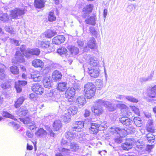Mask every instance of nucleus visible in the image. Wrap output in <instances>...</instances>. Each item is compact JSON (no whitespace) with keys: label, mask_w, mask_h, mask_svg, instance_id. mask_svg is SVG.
Wrapping results in <instances>:
<instances>
[{"label":"nucleus","mask_w":156,"mask_h":156,"mask_svg":"<svg viewBox=\"0 0 156 156\" xmlns=\"http://www.w3.org/2000/svg\"><path fill=\"white\" fill-rule=\"evenodd\" d=\"M95 102L97 105L99 106H103L105 107L108 106L109 104V101H106L105 99H102L97 100Z\"/></svg>","instance_id":"25"},{"label":"nucleus","mask_w":156,"mask_h":156,"mask_svg":"<svg viewBox=\"0 0 156 156\" xmlns=\"http://www.w3.org/2000/svg\"><path fill=\"white\" fill-rule=\"evenodd\" d=\"M154 75V71H152L150 74V75L148 76L147 77L148 81H150L152 80V78L153 77Z\"/></svg>","instance_id":"62"},{"label":"nucleus","mask_w":156,"mask_h":156,"mask_svg":"<svg viewBox=\"0 0 156 156\" xmlns=\"http://www.w3.org/2000/svg\"><path fill=\"white\" fill-rule=\"evenodd\" d=\"M78 110V108L75 106H70L67 109V111L69 112L72 115H74L76 114Z\"/></svg>","instance_id":"29"},{"label":"nucleus","mask_w":156,"mask_h":156,"mask_svg":"<svg viewBox=\"0 0 156 156\" xmlns=\"http://www.w3.org/2000/svg\"><path fill=\"white\" fill-rule=\"evenodd\" d=\"M55 93L53 91H50L48 93L46 94V96L48 97V98L51 99V98L53 100H55L54 98L55 97Z\"/></svg>","instance_id":"51"},{"label":"nucleus","mask_w":156,"mask_h":156,"mask_svg":"<svg viewBox=\"0 0 156 156\" xmlns=\"http://www.w3.org/2000/svg\"><path fill=\"white\" fill-rule=\"evenodd\" d=\"M44 0H35L34 2L35 6L38 8H41L44 6Z\"/></svg>","instance_id":"32"},{"label":"nucleus","mask_w":156,"mask_h":156,"mask_svg":"<svg viewBox=\"0 0 156 156\" xmlns=\"http://www.w3.org/2000/svg\"><path fill=\"white\" fill-rule=\"evenodd\" d=\"M35 135L39 137H44L47 135V132L43 128H40L35 133Z\"/></svg>","instance_id":"21"},{"label":"nucleus","mask_w":156,"mask_h":156,"mask_svg":"<svg viewBox=\"0 0 156 156\" xmlns=\"http://www.w3.org/2000/svg\"><path fill=\"white\" fill-rule=\"evenodd\" d=\"M66 83L65 82L59 83L58 84L57 90L60 91H65L66 88Z\"/></svg>","instance_id":"40"},{"label":"nucleus","mask_w":156,"mask_h":156,"mask_svg":"<svg viewBox=\"0 0 156 156\" xmlns=\"http://www.w3.org/2000/svg\"><path fill=\"white\" fill-rule=\"evenodd\" d=\"M95 90V85L91 83H87L84 86V92L88 99L91 98L94 95Z\"/></svg>","instance_id":"3"},{"label":"nucleus","mask_w":156,"mask_h":156,"mask_svg":"<svg viewBox=\"0 0 156 156\" xmlns=\"http://www.w3.org/2000/svg\"><path fill=\"white\" fill-rule=\"evenodd\" d=\"M84 126L83 121H76L73 124L72 130H69L66 133V140L63 139L62 141V144H69L72 140H76L82 137L84 134L81 132L82 128Z\"/></svg>","instance_id":"1"},{"label":"nucleus","mask_w":156,"mask_h":156,"mask_svg":"<svg viewBox=\"0 0 156 156\" xmlns=\"http://www.w3.org/2000/svg\"><path fill=\"white\" fill-rule=\"evenodd\" d=\"M15 58L16 61L12 60V62L14 64L17 63H23L25 62V59L21 53L19 51H16L15 55Z\"/></svg>","instance_id":"10"},{"label":"nucleus","mask_w":156,"mask_h":156,"mask_svg":"<svg viewBox=\"0 0 156 156\" xmlns=\"http://www.w3.org/2000/svg\"><path fill=\"white\" fill-rule=\"evenodd\" d=\"M37 46L41 47L43 49H46L47 52L50 53L54 50V49L50 46V43L48 41H38L36 43Z\"/></svg>","instance_id":"4"},{"label":"nucleus","mask_w":156,"mask_h":156,"mask_svg":"<svg viewBox=\"0 0 156 156\" xmlns=\"http://www.w3.org/2000/svg\"><path fill=\"white\" fill-rule=\"evenodd\" d=\"M5 66L2 64H0V79L3 80L5 77L4 73Z\"/></svg>","instance_id":"42"},{"label":"nucleus","mask_w":156,"mask_h":156,"mask_svg":"<svg viewBox=\"0 0 156 156\" xmlns=\"http://www.w3.org/2000/svg\"><path fill=\"white\" fill-rule=\"evenodd\" d=\"M1 87L4 89H6L8 88L10 86L6 83H4L1 84Z\"/></svg>","instance_id":"61"},{"label":"nucleus","mask_w":156,"mask_h":156,"mask_svg":"<svg viewBox=\"0 0 156 156\" xmlns=\"http://www.w3.org/2000/svg\"><path fill=\"white\" fill-rule=\"evenodd\" d=\"M17 83L18 85H21V86H24L27 84V82L25 81H19Z\"/></svg>","instance_id":"64"},{"label":"nucleus","mask_w":156,"mask_h":156,"mask_svg":"<svg viewBox=\"0 0 156 156\" xmlns=\"http://www.w3.org/2000/svg\"><path fill=\"white\" fill-rule=\"evenodd\" d=\"M53 126L55 130L58 131L61 128L62 124L59 120H57L54 122Z\"/></svg>","instance_id":"35"},{"label":"nucleus","mask_w":156,"mask_h":156,"mask_svg":"<svg viewBox=\"0 0 156 156\" xmlns=\"http://www.w3.org/2000/svg\"><path fill=\"white\" fill-rule=\"evenodd\" d=\"M29 118H27L26 120L24 119L23 120V122L24 124L27 123L28 124V128L30 130H33L36 127V125L34 123H29Z\"/></svg>","instance_id":"34"},{"label":"nucleus","mask_w":156,"mask_h":156,"mask_svg":"<svg viewBox=\"0 0 156 156\" xmlns=\"http://www.w3.org/2000/svg\"><path fill=\"white\" fill-rule=\"evenodd\" d=\"M131 109L132 110L135 114H138L139 112V109L135 106H130Z\"/></svg>","instance_id":"57"},{"label":"nucleus","mask_w":156,"mask_h":156,"mask_svg":"<svg viewBox=\"0 0 156 156\" xmlns=\"http://www.w3.org/2000/svg\"><path fill=\"white\" fill-rule=\"evenodd\" d=\"M5 30L7 32H8L11 34H15L13 30V28L12 27L6 26L5 27Z\"/></svg>","instance_id":"53"},{"label":"nucleus","mask_w":156,"mask_h":156,"mask_svg":"<svg viewBox=\"0 0 156 156\" xmlns=\"http://www.w3.org/2000/svg\"><path fill=\"white\" fill-rule=\"evenodd\" d=\"M93 6L91 4L86 5L84 7L83 9V12L84 14H86L85 15H83L84 18H85V16L87 14H88L92 12Z\"/></svg>","instance_id":"18"},{"label":"nucleus","mask_w":156,"mask_h":156,"mask_svg":"<svg viewBox=\"0 0 156 156\" xmlns=\"http://www.w3.org/2000/svg\"><path fill=\"white\" fill-rule=\"evenodd\" d=\"M148 96L152 98H156V85L149 88Z\"/></svg>","instance_id":"24"},{"label":"nucleus","mask_w":156,"mask_h":156,"mask_svg":"<svg viewBox=\"0 0 156 156\" xmlns=\"http://www.w3.org/2000/svg\"><path fill=\"white\" fill-rule=\"evenodd\" d=\"M117 107L121 109V111L122 110H125L128 108L124 104H118L117 105Z\"/></svg>","instance_id":"55"},{"label":"nucleus","mask_w":156,"mask_h":156,"mask_svg":"<svg viewBox=\"0 0 156 156\" xmlns=\"http://www.w3.org/2000/svg\"><path fill=\"white\" fill-rule=\"evenodd\" d=\"M107 128V126L100 125V124L91 123L90 129L91 133L96 134L98 131L104 130Z\"/></svg>","instance_id":"6"},{"label":"nucleus","mask_w":156,"mask_h":156,"mask_svg":"<svg viewBox=\"0 0 156 156\" xmlns=\"http://www.w3.org/2000/svg\"><path fill=\"white\" fill-rule=\"evenodd\" d=\"M87 46L91 49L95 48L96 46L95 40L94 37H92L87 43Z\"/></svg>","instance_id":"38"},{"label":"nucleus","mask_w":156,"mask_h":156,"mask_svg":"<svg viewBox=\"0 0 156 156\" xmlns=\"http://www.w3.org/2000/svg\"><path fill=\"white\" fill-rule=\"evenodd\" d=\"M78 106L80 107L83 106L86 103V101L85 98L83 96H81L78 97L76 99Z\"/></svg>","instance_id":"23"},{"label":"nucleus","mask_w":156,"mask_h":156,"mask_svg":"<svg viewBox=\"0 0 156 156\" xmlns=\"http://www.w3.org/2000/svg\"><path fill=\"white\" fill-rule=\"evenodd\" d=\"M116 98L120 100H123L124 98H125V96L117 94L115 96Z\"/></svg>","instance_id":"60"},{"label":"nucleus","mask_w":156,"mask_h":156,"mask_svg":"<svg viewBox=\"0 0 156 156\" xmlns=\"http://www.w3.org/2000/svg\"><path fill=\"white\" fill-rule=\"evenodd\" d=\"M9 19V16L7 14H3L2 16L0 17V20L5 22L8 21Z\"/></svg>","instance_id":"52"},{"label":"nucleus","mask_w":156,"mask_h":156,"mask_svg":"<svg viewBox=\"0 0 156 156\" xmlns=\"http://www.w3.org/2000/svg\"><path fill=\"white\" fill-rule=\"evenodd\" d=\"M96 16H91L85 20L86 23L87 24L94 25L95 24Z\"/></svg>","instance_id":"31"},{"label":"nucleus","mask_w":156,"mask_h":156,"mask_svg":"<svg viewBox=\"0 0 156 156\" xmlns=\"http://www.w3.org/2000/svg\"><path fill=\"white\" fill-rule=\"evenodd\" d=\"M133 141L131 140V141H127L122 145V148L125 150H128L133 147Z\"/></svg>","instance_id":"22"},{"label":"nucleus","mask_w":156,"mask_h":156,"mask_svg":"<svg viewBox=\"0 0 156 156\" xmlns=\"http://www.w3.org/2000/svg\"><path fill=\"white\" fill-rule=\"evenodd\" d=\"M125 98L129 101L133 103H136L138 101L137 99L131 96H125Z\"/></svg>","instance_id":"48"},{"label":"nucleus","mask_w":156,"mask_h":156,"mask_svg":"<svg viewBox=\"0 0 156 156\" xmlns=\"http://www.w3.org/2000/svg\"><path fill=\"white\" fill-rule=\"evenodd\" d=\"M25 100V98L23 96L20 97L15 102L14 107L17 108L19 107L23 103Z\"/></svg>","instance_id":"36"},{"label":"nucleus","mask_w":156,"mask_h":156,"mask_svg":"<svg viewBox=\"0 0 156 156\" xmlns=\"http://www.w3.org/2000/svg\"><path fill=\"white\" fill-rule=\"evenodd\" d=\"M32 90L37 94H41L44 91V89L38 83H35L32 87Z\"/></svg>","instance_id":"11"},{"label":"nucleus","mask_w":156,"mask_h":156,"mask_svg":"<svg viewBox=\"0 0 156 156\" xmlns=\"http://www.w3.org/2000/svg\"><path fill=\"white\" fill-rule=\"evenodd\" d=\"M72 115L67 111H66L65 113L63 116L62 119L65 122H68L71 120Z\"/></svg>","instance_id":"37"},{"label":"nucleus","mask_w":156,"mask_h":156,"mask_svg":"<svg viewBox=\"0 0 156 156\" xmlns=\"http://www.w3.org/2000/svg\"><path fill=\"white\" fill-rule=\"evenodd\" d=\"M31 77L34 81H40L43 79L41 74L38 71H35L31 74Z\"/></svg>","instance_id":"15"},{"label":"nucleus","mask_w":156,"mask_h":156,"mask_svg":"<svg viewBox=\"0 0 156 156\" xmlns=\"http://www.w3.org/2000/svg\"><path fill=\"white\" fill-rule=\"evenodd\" d=\"M121 114L123 117H128L132 115V113L127 108L125 110H122Z\"/></svg>","instance_id":"39"},{"label":"nucleus","mask_w":156,"mask_h":156,"mask_svg":"<svg viewBox=\"0 0 156 156\" xmlns=\"http://www.w3.org/2000/svg\"><path fill=\"white\" fill-rule=\"evenodd\" d=\"M52 80L50 76L45 77L43 80V83L45 87L50 88L51 86Z\"/></svg>","instance_id":"16"},{"label":"nucleus","mask_w":156,"mask_h":156,"mask_svg":"<svg viewBox=\"0 0 156 156\" xmlns=\"http://www.w3.org/2000/svg\"><path fill=\"white\" fill-rule=\"evenodd\" d=\"M75 94V90L73 87H69L66 90L65 95L66 98L68 99L69 102H72L73 100V98L74 97Z\"/></svg>","instance_id":"8"},{"label":"nucleus","mask_w":156,"mask_h":156,"mask_svg":"<svg viewBox=\"0 0 156 156\" xmlns=\"http://www.w3.org/2000/svg\"><path fill=\"white\" fill-rule=\"evenodd\" d=\"M119 121L123 125L129 126L133 122L132 120L128 117H122L119 118Z\"/></svg>","instance_id":"14"},{"label":"nucleus","mask_w":156,"mask_h":156,"mask_svg":"<svg viewBox=\"0 0 156 156\" xmlns=\"http://www.w3.org/2000/svg\"><path fill=\"white\" fill-rule=\"evenodd\" d=\"M44 64L43 62L39 59H36L32 62V65L35 67H41Z\"/></svg>","instance_id":"27"},{"label":"nucleus","mask_w":156,"mask_h":156,"mask_svg":"<svg viewBox=\"0 0 156 156\" xmlns=\"http://www.w3.org/2000/svg\"><path fill=\"white\" fill-rule=\"evenodd\" d=\"M91 109L92 112L94 111L95 114L97 115L102 114L103 112V109L102 106H99L97 105L92 107Z\"/></svg>","instance_id":"17"},{"label":"nucleus","mask_w":156,"mask_h":156,"mask_svg":"<svg viewBox=\"0 0 156 156\" xmlns=\"http://www.w3.org/2000/svg\"><path fill=\"white\" fill-rule=\"evenodd\" d=\"M111 131L113 133H116L119 135V136L121 137H125L127 134L126 130L120 127L112 128H111Z\"/></svg>","instance_id":"9"},{"label":"nucleus","mask_w":156,"mask_h":156,"mask_svg":"<svg viewBox=\"0 0 156 156\" xmlns=\"http://www.w3.org/2000/svg\"><path fill=\"white\" fill-rule=\"evenodd\" d=\"M65 39V38L64 36L59 35L55 37L52 40V42L55 44H60L63 43Z\"/></svg>","instance_id":"13"},{"label":"nucleus","mask_w":156,"mask_h":156,"mask_svg":"<svg viewBox=\"0 0 156 156\" xmlns=\"http://www.w3.org/2000/svg\"><path fill=\"white\" fill-rule=\"evenodd\" d=\"M62 76V75L59 71L56 70L52 73V78L55 80H58L60 79Z\"/></svg>","instance_id":"26"},{"label":"nucleus","mask_w":156,"mask_h":156,"mask_svg":"<svg viewBox=\"0 0 156 156\" xmlns=\"http://www.w3.org/2000/svg\"><path fill=\"white\" fill-rule=\"evenodd\" d=\"M56 19V17L54 15V12L52 11L50 12L48 16L49 21L51 22L54 21Z\"/></svg>","instance_id":"49"},{"label":"nucleus","mask_w":156,"mask_h":156,"mask_svg":"<svg viewBox=\"0 0 156 156\" xmlns=\"http://www.w3.org/2000/svg\"><path fill=\"white\" fill-rule=\"evenodd\" d=\"M67 48L71 54L72 55H77L79 52V49L74 46L69 45L68 46Z\"/></svg>","instance_id":"20"},{"label":"nucleus","mask_w":156,"mask_h":156,"mask_svg":"<svg viewBox=\"0 0 156 156\" xmlns=\"http://www.w3.org/2000/svg\"><path fill=\"white\" fill-rule=\"evenodd\" d=\"M87 59L88 61L87 64L91 66H96L99 63L97 58L93 56H87Z\"/></svg>","instance_id":"12"},{"label":"nucleus","mask_w":156,"mask_h":156,"mask_svg":"<svg viewBox=\"0 0 156 156\" xmlns=\"http://www.w3.org/2000/svg\"><path fill=\"white\" fill-rule=\"evenodd\" d=\"M135 6L133 4H130L127 7V11L129 13L132 12L133 10L135 9Z\"/></svg>","instance_id":"50"},{"label":"nucleus","mask_w":156,"mask_h":156,"mask_svg":"<svg viewBox=\"0 0 156 156\" xmlns=\"http://www.w3.org/2000/svg\"><path fill=\"white\" fill-rule=\"evenodd\" d=\"M87 66V67L83 66L84 71L87 72L90 76L93 78H96L98 77L100 74L99 69L98 68L92 69L88 67Z\"/></svg>","instance_id":"5"},{"label":"nucleus","mask_w":156,"mask_h":156,"mask_svg":"<svg viewBox=\"0 0 156 156\" xmlns=\"http://www.w3.org/2000/svg\"><path fill=\"white\" fill-rule=\"evenodd\" d=\"M28 112L27 109L25 107H21L17 111V115L20 116H24Z\"/></svg>","instance_id":"19"},{"label":"nucleus","mask_w":156,"mask_h":156,"mask_svg":"<svg viewBox=\"0 0 156 156\" xmlns=\"http://www.w3.org/2000/svg\"><path fill=\"white\" fill-rule=\"evenodd\" d=\"M67 52V50L64 47H61L57 50V52L62 57L67 56L68 55Z\"/></svg>","instance_id":"30"},{"label":"nucleus","mask_w":156,"mask_h":156,"mask_svg":"<svg viewBox=\"0 0 156 156\" xmlns=\"http://www.w3.org/2000/svg\"><path fill=\"white\" fill-rule=\"evenodd\" d=\"M127 129L130 131V132L131 133H134L136 130V127L133 126L129 127Z\"/></svg>","instance_id":"58"},{"label":"nucleus","mask_w":156,"mask_h":156,"mask_svg":"<svg viewBox=\"0 0 156 156\" xmlns=\"http://www.w3.org/2000/svg\"><path fill=\"white\" fill-rule=\"evenodd\" d=\"M24 14V10L16 8L11 11L10 16L12 19H16L20 18Z\"/></svg>","instance_id":"7"},{"label":"nucleus","mask_w":156,"mask_h":156,"mask_svg":"<svg viewBox=\"0 0 156 156\" xmlns=\"http://www.w3.org/2000/svg\"><path fill=\"white\" fill-rule=\"evenodd\" d=\"M11 72L13 74L16 75L19 73L18 68L15 66H12L10 68Z\"/></svg>","instance_id":"47"},{"label":"nucleus","mask_w":156,"mask_h":156,"mask_svg":"<svg viewBox=\"0 0 156 156\" xmlns=\"http://www.w3.org/2000/svg\"><path fill=\"white\" fill-rule=\"evenodd\" d=\"M62 145H64L66 148L65 147H60L58 148V150L59 151L62 152L64 154H67L69 153L70 150L68 148V146L66 144H62Z\"/></svg>","instance_id":"41"},{"label":"nucleus","mask_w":156,"mask_h":156,"mask_svg":"<svg viewBox=\"0 0 156 156\" xmlns=\"http://www.w3.org/2000/svg\"><path fill=\"white\" fill-rule=\"evenodd\" d=\"M96 88L100 89L102 88L103 87V81L100 79H97L95 82Z\"/></svg>","instance_id":"43"},{"label":"nucleus","mask_w":156,"mask_h":156,"mask_svg":"<svg viewBox=\"0 0 156 156\" xmlns=\"http://www.w3.org/2000/svg\"><path fill=\"white\" fill-rule=\"evenodd\" d=\"M146 128L147 131L151 133H154V129L153 126L147 125Z\"/></svg>","instance_id":"54"},{"label":"nucleus","mask_w":156,"mask_h":156,"mask_svg":"<svg viewBox=\"0 0 156 156\" xmlns=\"http://www.w3.org/2000/svg\"><path fill=\"white\" fill-rule=\"evenodd\" d=\"M146 137L148 142L150 143H153L155 139L154 136L152 133H149L147 134Z\"/></svg>","instance_id":"46"},{"label":"nucleus","mask_w":156,"mask_h":156,"mask_svg":"<svg viewBox=\"0 0 156 156\" xmlns=\"http://www.w3.org/2000/svg\"><path fill=\"white\" fill-rule=\"evenodd\" d=\"M106 107L110 111H113L115 109V108L112 106V104L110 103L109 102L108 106Z\"/></svg>","instance_id":"56"},{"label":"nucleus","mask_w":156,"mask_h":156,"mask_svg":"<svg viewBox=\"0 0 156 156\" xmlns=\"http://www.w3.org/2000/svg\"><path fill=\"white\" fill-rule=\"evenodd\" d=\"M154 147V146L153 145H147V146L146 147V151H151V150Z\"/></svg>","instance_id":"63"},{"label":"nucleus","mask_w":156,"mask_h":156,"mask_svg":"<svg viewBox=\"0 0 156 156\" xmlns=\"http://www.w3.org/2000/svg\"><path fill=\"white\" fill-rule=\"evenodd\" d=\"M67 146H69L70 147V148L73 151H77L80 149V147L78 144L75 143H71V144L69 143V144H65Z\"/></svg>","instance_id":"33"},{"label":"nucleus","mask_w":156,"mask_h":156,"mask_svg":"<svg viewBox=\"0 0 156 156\" xmlns=\"http://www.w3.org/2000/svg\"><path fill=\"white\" fill-rule=\"evenodd\" d=\"M1 113L3 117L12 119H13L14 118V116L13 115L10 114L7 111H3L1 112Z\"/></svg>","instance_id":"45"},{"label":"nucleus","mask_w":156,"mask_h":156,"mask_svg":"<svg viewBox=\"0 0 156 156\" xmlns=\"http://www.w3.org/2000/svg\"><path fill=\"white\" fill-rule=\"evenodd\" d=\"M15 88L17 92H20L22 91V87L21 85H19L17 83H15Z\"/></svg>","instance_id":"59"},{"label":"nucleus","mask_w":156,"mask_h":156,"mask_svg":"<svg viewBox=\"0 0 156 156\" xmlns=\"http://www.w3.org/2000/svg\"><path fill=\"white\" fill-rule=\"evenodd\" d=\"M44 34L46 37L50 38L56 35L57 33L55 31L52 30H48L45 32Z\"/></svg>","instance_id":"28"},{"label":"nucleus","mask_w":156,"mask_h":156,"mask_svg":"<svg viewBox=\"0 0 156 156\" xmlns=\"http://www.w3.org/2000/svg\"><path fill=\"white\" fill-rule=\"evenodd\" d=\"M26 45H23L20 48V50L24 55L26 58H30L32 55H38L40 53V50L37 48H28L26 50Z\"/></svg>","instance_id":"2"},{"label":"nucleus","mask_w":156,"mask_h":156,"mask_svg":"<svg viewBox=\"0 0 156 156\" xmlns=\"http://www.w3.org/2000/svg\"><path fill=\"white\" fill-rule=\"evenodd\" d=\"M134 122L138 127H140L142 125V120L140 118L138 117H135L133 119Z\"/></svg>","instance_id":"44"}]
</instances>
